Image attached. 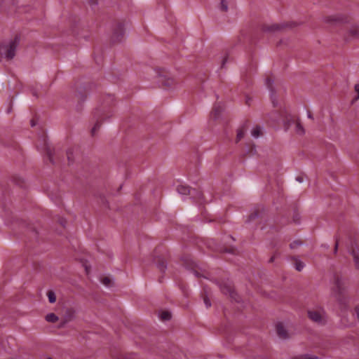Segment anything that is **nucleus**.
<instances>
[{
	"instance_id": "nucleus-1",
	"label": "nucleus",
	"mask_w": 359,
	"mask_h": 359,
	"mask_svg": "<svg viewBox=\"0 0 359 359\" xmlns=\"http://www.w3.org/2000/svg\"><path fill=\"white\" fill-rule=\"evenodd\" d=\"M20 41L19 36H16L8 44L0 45V54L4 55L8 60H11L15 55V50Z\"/></svg>"
},
{
	"instance_id": "nucleus-2",
	"label": "nucleus",
	"mask_w": 359,
	"mask_h": 359,
	"mask_svg": "<svg viewBox=\"0 0 359 359\" xmlns=\"http://www.w3.org/2000/svg\"><path fill=\"white\" fill-rule=\"evenodd\" d=\"M345 287L341 279L336 276L334 278V286L332 290V296L341 304L344 303Z\"/></svg>"
},
{
	"instance_id": "nucleus-3",
	"label": "nucleus",
	"mask_w": 359,
	"mask_h": 359,
	"mask_svg": "<svg viewBox=\"0 0 359 359\" xmlns=\"http://www.w3.org/2000/svg\"><path fill=\"white\" fill-rule=\"evenodd\" d=\"M124 35V27L122 22H117L113 28L111 41L112 43H117L122 40Z\"/></svg>"
},
{
	"instance_id": "nucleus-4",
	"label": "nucleus",
	"mask_w": 359,
	"mask_h": 359,
	"mask_svg": "<svg viewBox=\"0 0 359 359\" xmlns=\"http://www.w3.org/2000/svg\"><path fill=\"white\" fill-rule=\"evenodd\" d=\"M323 21L327 24L335 25L348 22V17L341 14L328 15L323 18Z\"/></svg>"
},
{
	"instance_id": "nucleus-5",
	"label": "nucleus",
	"mask_w": 359,
	"mask_h": 359,
	"mask_svg": "<svg viewBox=\"0 0 359 359\" xmlns=\"http://www.w3.org/2000/svg\"><path fill=\"white\" fill-rule=\"evenodd\" d=\"M219 287L223 294L226 295L229 294L231 298L235 299L236 302H238V299L236 297L237 294L233 290V286L232 285L231 283H222L219 285Z\"/></svg>"
},
{
	"instance_id": "nucleus-6",
	"label": "nucleus",
	"mask_w": 359,
	"mask_h": 359,
	"mask_svg": "<svg viewBox=\"0 0 359 359\" xmlns=\"http://www.w3.org/2000/svg\"><path fill=\"white\" fill-rule=\"evenodd\" d=\"M308 317L312 321L318 324H324L325 323L323 311L317 310L308 311Z\"/></svg>"
},
{
	"instance_id": "nucleus-7",
	"label": "nucleus",
	"mask_w": 359,
	"mask_h": 359,
	"mask_svg": "<svg viewBox=\"0 0 359 359\" xmlns=\"http://www.w3.org/2000/svg\"><path fill=\"white\" fill-rule=\"evenodd\" d=\"M291 26V25H288L287 23H283V24H273L270 26H266L264 27V31H269V32H276V31H280L283 30L285 27Z\"/></svg>"
},
{
	"instance_id": "nucleus-8",
	"label": "nucleus",
	"mask_w": 359,
	"mask_h": 359,
	"mask_svg": "<svg viewBox=\"0 0 359 359\" xmlns=\"http://www.w3.org/2000/svg\"><path fill=\"white\" fill-rule=\"evenodd\" d=\"M276 332L278 336L283 339L289 338L288 332L282 323H278L276 325Z\"/></svg>"
},
{
	"instance_id": "nucleus-9",
	"label": "nucleus",
	"mask_w": 359,
	"mask_h": 359,
	"mask_svg": "<svg viewBox=\"0 0 359 359\" xmlns=\"http://www.w3.org/2000/svg\"><path fill=\"white\" fill-rule=\"evenodd\" d=\"M159 82L165 88H171L175 86V81L173 78L168 76H160Z\"/></svg>"
},
{
	"instance_id": "nucleus-10",
	"label": "nucleus",
	"mask_w": 359,
	"mask_h": 359,
	"mask_svg": "<svg viewBox=\"0 0 359 359\" xmlns=\"http://www.w3.org/2000/svg\"><path fill=\"white\" fill-rule=\"evenodd\" d=\"M294 125V132L299 135H304L305 134V129L300 122L299 118L292 119Z\"/></svg>"
},
{
	"instance_id": "nucleus-11",
	"label": "nucleus",
	"mask_w": 359,
	"mask_h": 359,
	"mask_svg": "<svg viewBox=\"0 0 359 359\" xmlns=\"http://www.w3.org/2000/svg\"><path fill=\"white\" fill-rule=\"evenodd\" d=\"M359 37V27L353 26L347 32V39H354Z\"/></svg>"
},
{
	"instance_id": "nucleus-12",
	"label": "nucleus",
	"mask_w": 359,
	"mask_h": 359,
	"mask_svg": "<svg viewBox=\"0 0 359 359\" xmlns=\"http://www.w3.org/2000/svg\"><path fill=\"white\" fill-rule=\"evenodd\" d=\"M266 85L268 86L269 88H270L271 90V101H272V103H273V107H276L277 106V102L274 97V90L272 88V84L273 83V81L271 79V78H267L266 80Z\"/></svg>"
},
{
	"instance_id": "nucleus-13",
	"label": "nucleus",
	"mask_w": 359,
	"mask_h": 359,
	"mask_svg": "<svg viewBox=\"0 0 359 359\" xmlns=\"http://www.w3.org/2000/svg\"><path fill=\"white\" fill-rule=\"evenodd\" d=\"M177 191L179 194L182 195L192 194L194 189H191L189 187L185 185H179L177 187Z\"/></svg>"
},
{
	"instance_id": "nucleus-14",
	"label": "nucleus",
	"mask_w": 359,
	"mask_h": 359,
	"mask_svg": "<svg viewBox=\"0 0 359 359\" xmlns=\"http://www.w3.org/2000/svg\"><path fill=\"white\" fill-rule=\"evenodd\" d=\"M156 262L157 268L161 271L165 272L167 269L166 262L161 257H158L157 260H154Z\"/></svg>"
},
{
	"instance_id": "nucleus-15",
	"label": "nucleus",
	"mask_w": 359,
	"mask_h": 359,
	"mask_svg": "<svg viewBox=\"0 0 359 359\" xmlns=\"http://www.w3.org/2000/svg\"><path fill=\"white\" fill-rule=\"evenodd\" d=\"M223 110L222 107L220 104H215L212 109V116L215 119L218 118Z\"/></svg>"
},
{
	"instance_id": "nucleus-16",
	"label": "nucleus",
	"mask_w": 359,
	"mask_h": 359,
	"mask_svg": "<svg viewBox=\"0 0 359 359\" xmlns=\"http://www.w3.org/2000/svg\"><path fill=\"white\" fill-rule=\"evenodd\" d=\"M291 259L292 261H294V265L296 270L298 271H301L305 266L304 262H302L301 260H299L296 257H292Z\"/></svg>"
},
{
	"instance_id": "nucleus-17",
	"label": "nucleus",
	"mask_w": 359,
	"mask_h": 359,
	"mask_svg": "<svg viewBox=\"0 0 359 359\" xmlns=\"http://www.w3.org/2000/svg\"><path fill=\"white\" fill-rule=\"evenodd\" d=\"M246 130V123L240 127L237 130L236 142H238L243 137Z\"/></svg>"
},
{
	"instance_id": "nucleus-18",
	"label": "nucleus",
	"mask_w": 359,
	"mask_h": 359,
	"mask_svg": "<svg viewBox=\"0 0 359 359\" xmlns=\"http://www.w3.org/2000/svg\"><path fill=\"white\" fill-rule=\"evenodd\" d=\"M231 0H220V4L219 6V9L222 12H227L229 8V5Z\"/></svg>"
},
{
	"instance_id": "nucleus-19",
	"label": "nucleus",
	"mask_w": 359,
	"mask_h": 359,
	"mask_svg": "<svg viewBox=\"0 0 359 359\" xmlns=\"http://www.w3.org/2000/svg\"><path fill=\"white\" fill-rule=\"evenodd\" d=\"M351 254L353 256L355 267L359 269V252L353 248L351 250Z\"/></svg>"
},
{
	"instance_id": "nucleus-20",
	"label": "nucleus",
	"mask_w": 359,
	"mask_h": 359,
	"mask_svg": "<svg viewBox=\"0 0 359 359\" xmlns=\"http://www.w3.org/2000/svg\"><path fill=\"white\" fill-rule=\"evenodd\" d=\"M297 117H294V116H288V117H286V119L285 121V123H284V126H285V128L286 130H288L289 127L292 125V124H294V121L292 119H297Z\"/></svg>"
},
{
	"instance_id": "nucleus-21",
	"label": "nucleus",
	"mask_w": 359,
	"mask_h": 359,
	"mask_svg": "<svg viewBox=\"0 0 359 359\" xmlns=\"http://www.w3.org/2000/svg\"><path fill=\"white\" fill-rule=\"evenodd\" d=\"M159 317L162 320H169L171 318V313L168 311H163L160 313Z\"/></svg>"
},
{
	"instance_id": "nucleus-22",
	"label": "nucleus",
	"mask_w": 359,
	"mask_h": 359,
	"mask_svg": "<svg viewBox=\"0 0 359 359\" xmlns=\"http://www.w3.org/2000/svg\"><path fill=\"white\" fill-rule=\"evenodd\" d=\"M46 320L50 323H55L58 320V317L53 313H50L46 315Z\"/></svg>"
},
{
	"instance_id": "nucleus-23",
	"label": "nucleus",
	"mask_w": 359,
	"mask_h": 359,
	"mask_svg": "<svg viewBox=\"0 0 359 359\" xmlns=\"http://www.w3.org/2000/svg\"><path fill=\"white\" fill-rule=\"evenodd\" d=\"M261 215V212L259 210H255L252 213L249 215L248 222H251L258 218Z\"/></svg>"
},
{
	"instance_id": "nucleus-24",
	"label": "nucleus",
	"mask_w": 359,
	"mask_h": 359,
	"mask_svg": "<svg viewBox=\"0 0 359 359\" xmlns=\"http://www.w3.org/2000/svg\"><path fill=\"white\" fill-rule=\"evenodd\" d=\"M48 301L50 303H55L56 301V296L53 291L49 290L47 293Z\"/></svg>"
},
{
	"instance_id": "nucleus-25",
	"label": "nucleus",
	"mask_w": 359,
	"mask_h": 359,
	"mask_svg": "<svg viewBox=\"0 0 359 359\" xmlns=\"http://www.w3.org/2000/svg\"><path fill=\"white\" fill-rule=\"evenodd\" d=\"M251 134L254 137H256V138L259 137L261 135L260 127L256 126L255 128H254L251 132Z\"/></svg>"
},
{
	"instance_id": "nucleus-26",
	"label": "nucleus",
	"mask_w": 359,
	"mask_h": 359,
	"mask_svg": "<svg viewBox=\"0 0 359 359\" xmlns=\"http://www.w3.org/2000/svg\"><path fill=\"white\" fill-rule=\"evenodd\" d=\"M101 126V122L97 121L95 124L94 125L93 128L91 130V135L92 136L95 135L96 132L100 129Z\"/></svg>"
},
{
	"instance_id": "nucleus-27",
	"label": "nucleus",
	"mask_w": 359,
	"mask_h": 359,
	"mask_svg": "<svg viewBox=\"0 0 359 359\" xmlns=\"http://www.w3.org/2000/svg\"><path fill=\"white\" fill-rule=\"evenodd\" d=\"M101 126V122L97 121L95 124L94 125L93 128L91 130V135L92 136L95 135L96 132L100 129Z\"/></svg>"
},
{
	"instance_id": "nucleus-28",
	"label": "nucleus",
	"mask_w": 359,
	"mask_h": 359,
	"mask_svg": "<svg viewBox=\"0 0 359 359\" xmlns=\"http://www.w3.org/2000/svg\"><path fill=\"white\" fill-rule=\"evenodd\" d=\"M203 302H204V304H205L206 307L209 308L211 306V302H210V300L208 298V295L205 293L203 294Z\"/></svg>"
},
{
	"instance_id": "nucleus-29",
	"label": "nucleus",
	"mask_w": 359,
	"mask_h": 359,
	"mask_svg": "<svg viewBox=\"0 0 359 359\" xmlns=\"http://www.w3.org/2000/svg\"><path fill=\"white\" fill-rule=\"evenodd\" d=\"M302 245V242L301 241H294L290 244V248L291 249H294Z\"/></svg>"
},
{
	"instance_id": "nucleus-30",
	"label": "nucleus",
	"mask_w": 359,
	"mask_h": 359,
	"mask_svg": "<svg viewBox=\"0 0 359 359\" xmlns=\"http://www.w3.org/2000/svg\"><path fill=\"white\" fill-rule=\"evenodd\" d=\"M354 90L357 93V95L353 99L352 103H353L354 102L357 101L359 99V83H357L354 86Z\"/></svg>"
},
{
	"instance_id": "nucleus-31",
	"label": "nucleus",
	"mask_w": 359,
	"mask_h": 359,
	"mask_svg": "<svg viewBox=\"0 0 359 359\" xmlns=\"http://www.w3.org/2000/svg\"><path fill=\"white\" fill-rule=\"evenodd\" d=\"M46 154H47V156L49 158V161H50V163H52L53 164L55 163L54 161H53V153H52V151L50 148H47L46 149Z\"/></svg>"
},
{
	"instance_id": "nucleus-32",
	"label": "nucleus",
	"mask_w": 359,
	"mask_h": 359,
	"mask_svg": "<svg viewBox=\"0 0 359 359\" xmlns=\"http://www.w3.org/2000/svg\"><path fill=\"white\" fill-rule=\"evenodd\" d=\"M293 222L296 224H298L299 223V221H300V216L299 215V213L297 212H294V215H293Z\"/></svg>"
},
{
	"instance_id": "nucleus-33",
	"label": "nucleus",
	"mask_w": 359,
	"mask_h": 359,
	"mask_svg": "<svg viewBox=\"0 0 359 359\" xmlns=\"http://www.w3.org/2000/svg\"><path fill=\"white\" fill-rule=\"evenodd\" d=\"M101 281L106 286H109L111 283V280L108 277L103 278Z\"/></svg>"
},
{
	"instance_id": "nucleus-34",
	"label": "nucleus",
	"mask_w": 359,
	"mask_h": 359,
	"mask_svg": "<svg viewBox=\"0 0 359 359\" xmlns=\"http://www.w3.org/2000/svg\"><path fill=\"white\" fill-rule=\"evenodd\" d=\"M338 245H339V239L337 238H336V239H335V245H334V254H337V252Z\"/></svg>"
},
{
	"instance_id": "nucleus-35",
	"label": "nucleus",
	"mask_w": 359,
	"mask_h": 359,
	"mask_svg": "<svg viewBox=\"0 0 359 359\" xmlns=\"http://www.w3.org/2000/svg\"><path fill=\"white\" fill-rule=\"evenodd\" d=\"M278 255V253L276 252L269 259V262L271 263L274 261L275 258L276 257V256Z\"/></svg>"
},
{
	"instance_id": "nucleus-36",
	"label": "nucleus",
	"mask_w": 359,
	"mask_h": 359,
	"mask_svg": "<svg viewBox=\"0 0 359 359\" xmlns=\"http://www.w3.org/2000/svg\"><path fill=\"white\" fill-rule=\"evenodd\" d=\"M355 312L357 316L358 320H359V306H356L355 309Z\"/></svg>"
},
{
	"instance_id": "nucleus-37",
	"label": "nucleus",
	"mask_w": 359,
	"mask_h": 359,
	"mask_svg": "<svg viewBox=\"0 0 359 359\" xmlns=\"http://www.w3.org/2000/svg\"><path fill=\"white\" fill-rule=\"evenodd\" d=\"M296 180L299 182H302L304 181V177L302 176H297Z\"/></svg>"
},
{
	"instance_id": "nucleus-38",
	"label": "nucleus",
	"mask_w": 359,
	"mask_h": 359,
	"mask_svg": "<svg viewBox=\"0 0 359 359\" xmlns=\"http://www.w3.org/2000/svg\"><path fill=\"white\" fill-rule=\"evenodd\" d=\"M226 61H227V57H225L223 59V60H222V67H224V66L225 63L226 62Z\"/></svg>"
},
{
	"instance_id": "nucleus-39",
	"label": "nucleus",
	"mask_w": 359,
	"mask_h": 359,
	"mask_svg": "<svg viewBox=\"0 0 359 359\" xmlns=\"http://www.w3.org/2000/svg\"><path fill=\"white\" fill-rule=\"evenodd\" d=\"M78 96H79V100H84V99L86 97V96H83L81 94H79Z\"/></svg>"
},
{
	"instance_id": "nucleus-40",
	"label": "nucleus",
	"mask_w": 359,
	"mask_h": 359,
	"mask_svg": "<svg viewBox=\"0 0 359 359\" xmlns=\"http://www.w3.org/2000/svg\"><path fill=\"white\" fill-rule=\"evenodd\" d=\"M35 125H36V122L34 121V120L32 119L31 121V126H32V127H34Z\"/></svg>"
},
{
	"instance_id": "nucleus-41",
	"label": "nucleus",
	"mask_w": 359,
	"mask_h": 359,
	"mask_svg": "<svg viewBox=\"0 0 359 359\" xmlns=\"http://www.w3.org/2000/svg\"><path fill=\"white\" fill-rule=\"evenodd\" d=\"M67 158H68L69 161H70L71 160H70V151H67Z\"/></svg>"
},
{
	"instance_id": "nucleus-42",
	"label": "nucleus",
	"mask_w": 359,
	"mask_h": 359,
	"mask_svg": "<svg viewBox=\"0 0 359 359\" xmlns=\"http://www.w3.org/2000/svg\"><path fill=\"white\" fill-rule=\"evenodd\" d=\"M308 117L309 118H313V116L311 115V114L310 112L308 113Z\"/></svg>"
},
{
	"instance_id": "nucleus-43",
	"label": "nucleus",
	"mask_w": 359,
	"mask_h": 359,
	"mask_svg": "<svg viewBox=\"0 0 359 359\" xmlns=\"http://www.w3.org/2000/svg\"><path fill=\"white\" fill-rule=\"evenodd\" d=\"M226 252L233 253V249H230L229 250H226Z\"/></svg>"
},
{
	"instance_id": "nucleus-44",
	"label": "nucleus",
	"mask_w": 359,
	"mask_h": 359,
	"mask_svg": "<svg viewBox=\"0 0 359 359\" xmlns=\"http://www.w3.org/2000/svg\"><path fill=\"white\" fill-rule=\"evenodd\" d=\"M246 104H248V105H250V100H246Z\"/></svg>"
},
{
	"instance_id": "nucleus-45",
	"label": "nucleus",
	"mask_w": 359,
	"mask_h": 359,
	"mask_svg": "<svg viewBox=\"0 0 359 359\" xmlns=\"http://www.w3.org/2000/svg\"><path fill=\"white\" fill-rule=\"evenodd\" d=\"M202 194L201 193L198 194V198H201Z\"/></svg>"
},
{
	"instance_id": "nucleus-46",
	"label": "nucleus",
	"mask_w": 359,
	"mask_h": 359,
	"mask_svg": "<svg viewBox=\"0 0 359 359\" xmlns=\"http://www.w3.org/2000/svg\"><path fill=\"white\" fill-rule=\"evenodd\" d=\"M48 359H52V358H48Z\"/></svg>"
}]
</instances>
